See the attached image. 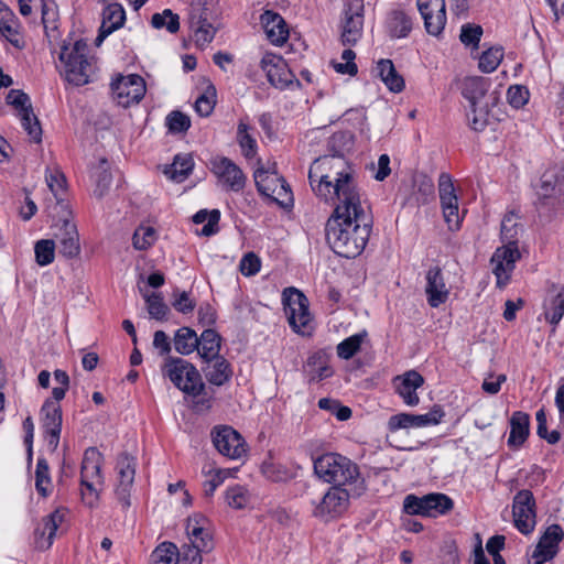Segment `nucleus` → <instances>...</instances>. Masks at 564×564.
<instances>
[{
    "instance_id": "f257e3e1",
    "label": "nucleus",
    "mask_w": 564,
    "mask_h": 564,
    "mask_svg": "<svg viewBox=\"0 0 564 564\" xmlns=\"http://www.w3.org/2000/svg\"><path fill=\"white\" fill-rule=\"evenodd\" d=\"M372 228V218L358 202L337 204L326 223V240L335 253L356 258L365 249Z\"/></svg>"
},
{
    "instance_id": "f03ea898",
    "label": "nucleus",
    "mask_w": 564,
    "mask_h": 564,
    "mask_svg": "<svg viewBox=\"0 0 564 564\" xmlns=\"http://www.w3.org/2000/svg\"><path fill=\"white\" fill-rule=\"evenodd\" d=\"M308 181L314 194L326 203L352 204L360 199L354 170L343 155L326 154L315 159L310 166Z\"/></svg>"
},
{
    "instance_id": "7ed1b4c3",
    "label": "nucleus",
    "mask_w": 564,
    "mask_h": 564,
    "mask_svg": "<svg viewBox=\"0 0 564 564\" xmlns=\"http://www.w3.org/2000/svg\"><path fill=\"white\" fill-rule=\"evenodd\" d=\"M314 471L321 479L333 486L351 487L354 497L361 496L366 490L358 465L340 454L326 453L316 457Z\"/></svg>"
},
{
    "instance_id": "20e7f679",
    "label": "nucleus",
    "mask_w": 564,
    "mask_h": 564,
    "mask_svg": "<svg viewBox=\"0 0 564 564\" xmlns=\"http://www.w3.org/2000/svg\"><path fill=\"white\" fill-rule=\"evenodd\" d=\"M87 53L88 44L85 40H76L73 43L64 41L58 59L61 73L69 84L84 86L90 82L93 64Z\"/></svg>"
},
{
    "instance_id": "39448f33",
    "label": "nucleus",
    "mask_w": 564,
    "mask_h": 564,
    "mask_svg": "<svg viewBox=\"0 0 564 564\" xmlns=\"http://www.w3.org/2000/svg\"><path fill=\"white\" fill-rule=\"evenodd\" d=\"M163 371L177 389L187 394L197 397L204 390L198 370L182 358L169 357Z\"/></svg>"
},
{
    "instance_id": "423d86ee",
    "label": "nucleus",
    "mask_w": 564,
    "mask_h": 564,
    "mask_svg": "<svg viewBox=\"0 0 564 564\" xmlns=\"http://www.w3.org/2000/svg\"><path fill=\"white\" fill-rule=\"evenodd\" d=\"M346 487L332 486L319 499L311 498L313 516L324 521L341 516L348 509L350 497H354L351 487Z\"/></svg>"
},
{
    "instance_id": "0eeeda50",
    "label": "nucleus",
    "mask_w": 564,
    "mask_h": 564,
    "mask_svg": "<svg viewBox=\"0 0 564 564\" xmlns=\"http://www.w3.org/2000/svg\"><path fill=\"white\" fill-rule=\"evenodd\" d=\"M284 312L292 329L299 334H310L312 315L307 297L295 288H288L282 294Z\"/></svg>"
},
{
    "instance_id": "6e6552de",
    "label": "nucleus",
    "mask_w": 564,
    "mask_h": 564,
    "mask_svg": "<svg viewBox=\"0 0 564 564\" xmlns=\"http://www.w3.org/2000/svg\"><path fill=\"white\" fill-rule=\"evenodd\" d=\"M454 508V501L445 494L433 492L423 497L408 495L403 500V511L410 516L436 518Z\"/></svg>"
},
{
    "instance_id": "1a4fd4ad",
    "label": "nucleus",
    "mask_w": 564,
    "mask_h": 564,
    "mask_svg": "<svg viewBox=\"0 0 564 564\" xmlns=\"http://www.w3.org/2000/svg\"><path fill=\"white\" fill-rule=\"evenodd\" d=\"M254 182L258 192L282 208H289L293 204V195L285 180L275 172L258 169L254 172Z\"/></svg>"
},
{
    "instance_id": "9d476101",
    "label": "nucleus",
    "mask_w": 564,
    "mask_h": 564,
    "mask_svg": "<svg viewBox=\"0 0 564 564\" xmlns=\"http://www.w3.org/2000/svg\"><path fill=\"white\" fill-rule=\"evenodd\" d=\"M135 457L128 453H121L116 463L117 484L115 494L123 509L130 507V494L135 476Z\"/></svg>"
},
{
    "instance_id": "9b49d317",
    "label": "nucleus",
    "mask_w": 564,
    "mask_h": 564,
    "mask_svg": "<svg viewBox=\"0 0 564 564\" xmlns=\"http://www.w3.org/2000/svg\"><path fill=\"white\" fill-rule=\"evenodd\" d=\"M115 99L122 107L138 104L147 91L144 79L137 74L119 76L111 83Z\"/></svg>"
},
{
    "instance_id": "f8f14e48",
    "label": "nucleus",
    "mask_w": 564,
    "mask_h": 564,
    "mask_svg": "<svg viewBox=\"0 0 564 564\" xmlns=\"http://www.w3.org/2000/svg\"><path fill=\"white\" fill-rule=\"evenodd\" d=\"M514 527L523 534H529L535 527V499L528 489L516 494L512 503Z\"/></svg>"
},
{
    "instance_id": "ddd939ff",
    "label": "nucleus",
    "mask_w": 564,
    "mask_h": 564,
    "mask_svg": "<svg viewBox=\"0 0 564 564\" xmlns=\"http://www.w3.org/2000/svg\"><path fill=\"white\" fill-rule=\"evenodd\" d=\"M210 164L212 172L227 191L240 192L245 188L247 177L232 160L217 156L210 161Z\"/></svg>"
},
{
    "instance_id": "4468645a",
    "label": "nucleus",
    "mask_w": 564,
    "mask_h": 564,
    "mask_svg": "<svg viewBox=\"0 0 564 564\" xmlns=\"http://www.w3.org/2000/svg\"><path fill=\"white\" fill-rule=\"evenodd\" d=\"M212 440L215 448L229 458L237 459L246 453L243 438L231 426H215L212 431Z\"/></svg>"
},
{
    "instance_id": "2eb2a0df",
    "label": "nucleus",
    "mask_w": 564,
    "mask_h": 564,
    "mask_svg": "<svg viewBox=\"0 0 564 564\" xmlns=\"http://www.w3.org/2000/svg\"><path fill=\"white\" fill-rule=\"evenodd\" d=\"M444 415L445 413L440 405H434L431 411L425 414L398 413L390 416L388 429L390 432H395L401 429L436 425L442 421Z\"/></svg>"
},
{
    "instance_id": "dca6fc26",
    "label": "nucleus",
    "mask_w": 564,
    "mask_h": 564,
    "mask_svg": "<svg viewBox=\"0 0 564 564\" xmlns=\"http://www.w3.org/2000/svg\"><path fill=\"white\" fill-rule=\"evenodd\" d=\"M519 258L518 247L502 246L496 249L490 262L494 265L492 273L497 279V288L503 289L508 284Z\"/></svg>"
},
{
    "instance_id": "f3484780",
    "label": "nucleus",
    "mask_w": 564,
    "mask_h": 564,
    "mask_svg": "<svg viewBox=\"0 0 564 564\" xmlns=\"http://www.w3.org/2000/svg\"><path fill=\"white\" fill-rule=\"evenodd\" d=\"M42 427L47 441V446L54 452L59 443L62 431V409L52 399H47L41 408Z\"/></svg>"
},
{
    "instance_id": "a211bd4d",
    "label": "nucleus",
    "mask_w": 564,
    "mask_h": 564,
    "mask_svg": "<svg viewBox=\"0 0 564 564\" xmlns=\"http://www.w3.org/2000/svg\"><path fill=\"white\" fill-rule=\"evenodd\" d=\"M417 9L424 20L429 34L440 35L446 24V8L444 0H417Z\"/></svg>"
},
{
    "instance_id": "6ab92c4d",
    "label": "nucleus",
    "mask_w": 564,
    "mask_h": 564,
    "mask_svg": "<svg viewBox=\"0 0 564 564\" xmlns=\"http://www.w3.org/2000/svg\"><path fill=\"white\" fill-rule=\"evenodd\" d=\"M364 0H349L345 9L341 39L344 44L354 45L360 39L364 26Z\"/></svg>"
},
{
    "instance_id": "aec40b11",
    "label": "nucleus",
    "mask_w": 564,
    "mask_h": 564,
    "mask_svg": "<svg viewBox=\"0 0 564 564\" xmlns=\"http://www.w3.org/2000/svg\"><path fill=\"white\" fill-rule=\"evenodd\" d=\"M260 66L265 73L268 82L276 88H285L293 80V74L288 67L286 62L279 55L265 53Z\"/></svg>"
},
{
    "instance_id": "412c9836",
    "label": "nucleus",
    "mask_w": 564,
    "mask_h": 564,
    "mask_svg": "<svg viewBox=\"0 0 564 564\" xmlns=\"http://www.w3.org/2000/svg\"><path fill=\"white\" fill-rule=\"evenodd\" d=\"M564 194V167L552 166L541 176L536 195L539 204H546V199L558 198Z\"/></svg>"
},
{
    "instance_id": "4be33fe9",
    "label": "nucleus",
    "mask_w": 564,
    "mask_h": 564,
    "mask_svg": "<svg viewBox=\"0 0 564 564\" xmlns=\"http://www.w3.org/2000/svg\"><path fill=\"white\" fill-rule=\"evenodd\" d=\"M563 538L564 532L560 524L550 525L541 536L532 554V557L535 558V564H543L554 558L558 552V543Z\"/></svg>"
},
{
    "instance_id": "5701e85b",
    "label": "nucleus",
    "mask_w": 564,
    "mask_h": 564,
    "mask_svg": "<svg viewBox=\"0 0 564 564\" xmlns=\"http://www.w3.org/2000/svg\"><path fill=\"white\" fill-rule=\"evenodd\" d=\"M58 253L65 258H76L80 252L79 235L76 225L70 220H63L55 234Z\"/></svg>"
},
{
    "instance_id": "b1692460",
    "label": "nucleus",
    "mask_w": 564,
    "mask_h": 564,
    "mask_svg": "<svg viewBox=\"0 0 564 564\" xmlns=\"http://www.w3.org/2000/svg\"><path fill=\"white\" fill-rule=\"evenodd\" d=\"M397 393L409 406H415L420 402L416 390L424 384V378L415 370H409L393 379Z\"/></svg>"
},
{
    "instance_id": "393cba45",
    "label": "nucleus",
    "mask_w": 564,
    "mask_h": 564,
    "mask_svg": "<svg viewBox=\"0 0 564 564\" xmlns=\"http://www.w3.org/2000/svg\"><path fill=\"white\" fill-rule=\"evenodd\" d=\"M425 293L431 307H438L444 304L449 295L442 270L440 267H432L427 270Z\"/></svg>"
},
{
    "instance_id": "a878e982",
    "label": "nucleus",
    "mask_w": 564,
    "mask_h": 564,
    "mask_svg": "<svg viewBox=\"0 0 564 564\" xmlns=\"http://www.w3.org/2000/svg\"><path fill=\"white\" fill-rule=\"evenodd\" d=\"M543 314L546 322L554 327L564 315V285L552 283L543 302Z\"/></svg>"
},
{
    "instance_id": "bb28decb",
    "label": "nucleus",
    "mask_w": 564,
    "mask_h": 564,
    "mask_svg": "<svg viewBox=\"0 0 564 564\" xmlns=\"http://www.w3.org/2000/svg\"><path fill=\"white\" fill-rule=\"evenodd\" d=\"M65 519V511L61 509L54 510L42 519V527H39L34 534L37 547L47 550L53 544L56 531Z\"/></svg>"
},
{
    "instance_id": "cd10ccee",
    "label": "nucleus",
    "mask_w": 564,
    "mask_h": 564,
    "mask_svg": "<svg viewBox=\"0 0 564 564\" xmlns=\"http://www.w3.org/2000/svg\"><path fill=\"white\" fill-rule=\"evenodd\" d=\"M126 21V13L119 3L109 4L102 13V22L99 29V34L96 37V45L99 46L102 41L112 32L120 29Z\"/></svg>"
},
{
    "instance_id": "c85d7f7f",
    "label": "nucleus",
    "mask_w": 564,
    "mask_h": 564,
    "mask_svg": "<svg viewBox=\"0 0 564 564\" xmlns=\"http://www.w3.org/2000/svg\"><path fill=\"white\" fill-rule=\"evenodd\" d=\"M261 23L268 40L274 45H282L289 37V30L284 19L273 11H265L261 15Z\"/></svg>"
},
{
    "instance_id": "c756f323",
    "label": "nucleus",
    "mask_w": 564,
    "mask_h": 564,
    "mask_svg": "<svg viewBox=\"0 0 564 564\" xmlns=\"http://www.w3.org/2000/svg\"><path fill=\"white\" fill-rule=\"evenodd\" d=\"M205 518L202 514H195L187 520L186 531L191 539V543L204 553L210 552L214 549V541L212 534L203 527Z\"/></svg>"
},
{
    "instance_id": "7c9ffc66",
    "label": "nucleus",
    "mask_w": 564,
    "mask_h": 564,
    "mask_svg": "<svg viewBox=\"0 0 564 564\" xmlns=\"http://www.w3.org/2000/svg\"><path fill=\"white\" fill-rule=\"evenodd\" d=\"M530 434V415L522 411H516L510 417V434L508 446L519 449L528 440Z\"/></svg>"
},
{
    "instance_id": "2f4dec72",
    "label": "nucleus",
    "mask_w": 564,
    "mask_h": 564,
    "mask_svg": "<svg viewBox=\"0 0 564 564\" xmlns=\"http://www.w3.org/2000/svg\"><path fill=\"white\" fill-rule=\"evenodd\" d=\"M304 371L307 375L310 382H318L329 378L334 372L329 366V358L327 354L322 350L314 352L307 358Z\"/></svg>"
},
{
    "instance_id": "473e14b6",
    "label": "nucleus",
    "mask_w": 564,
    "mask_h": 564,
    "mask_svg": "<svg viewBox=\"0 0 564 564\" xmlns=\"http://www.w3.org/2000/svg\"><path fill=\"white\" fill-rule=\"evenodd\" d=\"M102 454L96 447H89L85 451L82 468H80V478L96 479V481L102 486L104 477L101 474L102 466Z\"/></svg>"
},
{
    "instance_id": "72a5a7b5",
    "label": "nucleus",
    "mask_w": 564,
    "mask_h": 564,
    "mask_svg": "<svg viewBox=\"0 0 564 564\" xmlns=\"http://www.w3.org/2000/svg\"><path fill=\"white\" fill-rule=\"evenodd\" d=\"M0 35L18 50H22L25 46V42L19 32L18 20L10 9L1 11Z\"/></svg>"
},
{
    "instance_id": "f704fd0d",
    "label": "nucleus",
    "mask_w": 564,
    "mask_h": 564,
    "mask_svg": "<svg viewBox=\"0 0 564 564\" xmlns=\"http://www.w3.org/2000/svg\"><path fill=\"white\" fill-rule=\"evenodd\" d=\"M377 73L380 79L384 83L387 88L392 93H401L404 89V79L397 72L391 59H380L377 63Z\"/></svg>"
},
{
    "instance_id": "c9c22d12",
    "label": "nucleus",
    "mask_w": 564,
    "mask_h": 564,
    "mask_svg": "<svg viewBox=\"0 0 564 564\" xmlns=\"http://www.w3.org/2000/svg\"><path fill=\"white\" fill-rule=\"evenodd\" d=\"M488 89L489 80L487 78L468 77L464 80L462 95L469 101L470 107H478Z\"/></svg>"
},
{
    "instance_id": "e433bc0d",
    "label": "nucleus",
    "mask_w": 564,
    "mask_h": 564,
    "mask_svg": "<svg viewBox=\"0 0 564 564\" xmlns=\"http://www.w3.org/2000/svg\"><path fill=\"white\" fill-rule=\"evenodd\" d=\"M198 340L199 346L196 350L205 361L210 362L213 358L220 356L221 337L215 329H205L200 337H198Z\"/></svg>"
},
{
    "instance_id": "4c0bfd02",
    "label": "nucleus",
    "mask_w": 564,
    "mask_h": 564,
    "mask_svg": "<svg viewBox=\"0 0 564 564\" xmlns=\"http://www.w3.org/2000/svg\"><path fill=\"white\" fill-rule=\"evenodd\" d=\"M387 30L392 39L406 37L412 30V20L404 11L393 10L387 18Z\"/></svg>"
},
{
    "instance_id": "58836bf2",
    "label": "nucleus",
    "mask_w": 564,
    "mask_h": 564,
    "mask_svg": "<svg viewBox=\"0 0 564 564\" xmlns=\"http://www.w3.org/2000/svg\"><path fill=\"white\" fill-rule=\"evenodd\" d=\"M210 362L205 370L207 380L218 387L228 382L232 376L230 364L223 356L213 358Z\"/></svg>"
},
{
    "instance_id": "ea45409f",
    "label": "nucleus",
    "mask_w": 564,
    "mask_h": 564,
    "mask_svg": "<svg viewBox=\"0 0 564 564\" xmlns=\"http://www.w3.org/2000/svg\"><path fill=\"white\" fill-rule=\"evenodd\" d=\"M199 346L198 337L189 327H181L174 335V348L181 355H189Z\"/></svg>"
},
{
    "instance_id": "a19ab883",
    "label": "nucleus",
    "mask_w": 564,
    "mask_h": 564,
    "mask_svg": "<svg viewBox=\"0 0 564 564\" xmlns=\"http://www.w3.org/2000/svg\"><path fill=\"white\" fill-rule=\"evenodd\" d=\"M194 166L189 155H176L171 165L164 169V174L174 182L181 183L187 178Z\"/></svg>"
},
{
    "instance_id": "79ce46f5",
    "label": "nucleus",
    "mask_w": 564,
    "mask_h": 564,
    "mask_svg": "<svg viewBox=\"0 0 564 564\" xmlns=\"http://www.w3.org/2000/svg\"><path fill=\"white\" fill-rule=\"evenodd\" d=\"M93 177L95 180L96 187L94 189L95 196L101 198L109 189L112 176L109 172V162L107 159L101 158L98 165L94 167Z\"/></svg>"
},
{
    "instance_id": "37998d69",
    "label": "nucleus",
    "mask_w": 564,
    "mask_h": 564,
    "mask_svg": "<svg viewBox=\"0 0 564 564\" xmlns=\"http://www.w3.org/2000/svg\"><path fill=\"white\" fill-rule=\"evenodd\" d=\"M215 14L212 3L204 0H194L189 7L188 24L196 25L198 23H214Z\"/></svg>"
},
{
    "instance_id": "c03bdc74",
    "label": "nucleus",
    "mask_w": 564,
    "mask_h": 564,
    "mask_svg": "<svg viewBox=\"0 0 564 564\" xmlns=\"http://www.w3.org/2000/svg\"><path fill=\"white\" fill-rule=\"evenodd\" d=\"M354 145V135L349 131L335 132L327 142L328 154L343 155L349 152Z\"/></svg>"
},
{
    "instance_id": "a18cd8bd",
    "label": "nucleus",
    "mask_w": 564,
    "mask_h": 564,
    "mask_svg": "<svg viewBox=\"0 0 564 564\" xmlns=\"http://www.w3.org/2000/svg\"><path fill=\"white\" fill-rule=\"evenodd\" d=\"M517 215L513 212L505 215L501 221V240L505 242L503 246L518 247V237L521 231V227L517 223Z\"/></svg>"
},
{
    "instance_id": "49530a36",
    "label": "nucleus",
    "mask_w": 564,
    "mask_h": 564,
    "mask_svg": "<svg viewBox=\"0 0 564 564\" xmlns=\"http://www.w3.org/2000/svg\"><path fill=\"white\" fill-rule=\"evenodd\" d=\"M180 552L172 542H163L151 554V564H177Z\"/></svg>"
},
{
    "instance_id": "de8ad7c7",
    "label": "nucleus",
    "mask_w": 564,
    "mask_h": 564,
    "mask_svg": "<svg viewBox=\"0 0 564 564\" xmlns=\"http://www.w3.org/2000/svg\"><path fill=\"white\" fill-rule=\"evenodd\" d=\"M367 335V332L362 330L340 341L337 345L338 357L345 360L352 358L360 350Z\"/></svg>"
},
{
    "instance_id": "09e8293b",
    "label": "nucleus",
    "mask_w": 564,
    "mask_h": 564,
    "mask_svg": "<svg viewBox=\"0 0 564 564\" xmlns=\"http://www.w3.org/2000/svg\"><path fill=\"white\" fill-rule=\"evenodd\" d=\"M151 25L154 29H165L174 34L180 30V17L170 9L163 10L161 13H154L151 18Z\"/></svg>"
},
{
    "instance_id": "8fccbe9b",
    "label": "nucleus",
    "mask_w": 564,
    "mask_h": 564,
    "mask_svg": "<svg viewBox=\"0 0 564 564\" xmlns=\"http://www.w3.org/2000/svg\"><path fill=\"white\" fill-rule=\"evenodd\" d=\"M35 488L42 497H47L51 492L50 467L45 458L37 459L35 468Z\"/></svg>"
},
{
    "instance_id": "3c124183",
    "label": "nucleus",
    "mask_w": 564,
    "mask_h": 564,
    "mask_svg": "<svg viewBox=\"0 0 564 564\" xmlns=\"http://www.w3.org/2000/svg\"><path fill=\"white\" fill-rule=\"evenodd\" d=\"M145 302L148 304L149 315L156 321L166 319L167 314L170 313L169 306L164 303L163 296L161 293H151L144 295Z\"/></svg>"
},
{
    "instance_id": "603ef678",
    "label": "nucleus",
    "mask_w": 564,
    "mask_h": 564,
    "mask_svg": "<svg viewBox=\"0 0 564 564\" xmlns=\"http://www.w3.org/2000/svg\"><path fill=\"white\" fill-rule=\"evenodd\" d=\"M438 193L442 208L458 203L455 194L452 177L447 173H442L438 178Z\"/></svg>"
},
{
    "instance_id": "864d4df0",
    "label": "nucleus",
    "mask_w": 564,
    "mask_h": 564,
    "mask_svg": "<svg viewBox=\"0 0 564 564\" xmlns=\"http://www.w3.org/2000/svg\"><path fill=\"white\" fill-rule=\"evenodd\" d=\"M219 219L220 212L218 209H213L210 212L202 209L193 216V221L195 224H203L207 221V224L202 229V232L205 236H212L217 232V225Z\"/></svg>"
},
{
    "instance_id": "5fc2aeb1",
    "label": "nucleus",
    "mask_w": 564,
    "mask_h": 564,
    "mask_svg": "<svg viewBox=\"0 0 564 564\" xmlns=\"http://www.w3.org/2000/svg\"><path fill=\"white\" fill-rule=\"evenodd\" d=\"M55 241L52 239H42L35 243L34 253L35 261L39 265H48L54 261Z\"/></svg>"
},
{
    "instance_id": "6e6d98bb",
    "label": "nucleus",
    "mask_w": 564,
    "mask_h": 564,
    "mask_svg": "<svg viewBox=\"0 0 564 564\" xmlns=\"http://www.w3.org/2000/svg\"><path fill=\"white\" fill-rule=\"evenodd\" d=\"M23 129L28 132L31 139L39 143L42 140V128L37 117L33 112V108L18 113Z\"/></svg>"
},
{
    "instance_id": "4d7b16f0",
    "label": "nucleus",
    "mask_w": 564,
    "mask_h": 564,
    "mask_svg": "<svg viewBox=\"0 0 564 564\" xmlns=\"http://www.w3.org/2000/svg\"><path fill=\"white\" fill-rule=\"evenodd\" d=\"M503 58V51L501 47H490L482 52L479 57V68L484 73H492L497 69Z\"/></svg>"
},
{
    "instance_id": "13d9d810",
    "label": "nucleus",
    "mask_w": 564,
    "mask_h": 564,
    "mask_svg": "<svg viewBox=\"0 0 564 564\" xmlns=\"http://www.w3.org/2000/svg\"><path fill=\"white\" fill-rule=\"evenodd\" d=\"M216 89L209 85L204 94L195 101V110L200 117H208L216 105Z\"/></svg>"
},
{
    "instance_id": "bf43d9fd",
    "label": "nucleus",
    "mask_w": 564,
    "mask_h": 564,
    "mask_svg": "<svg viewBox=\"0 0 564 564\" xmlns=\"http://www.w3.org/2000/svg\"><path fill=\"white\" fill-rule=\"evenodd\" d=\"M248 130H249L248 124H246L243 122H240L238 124L237 137H238V142H239V145H240V148L242 150L243 155L247 159H251L257 153V142L249 134Z\"/></svg>"
},
{
    "instance_id": "052dcab7",
    "label": "nucleus",
    "mask_w": 564,
    "mask_h": 564,
    "mask_svg": "<svg viewBox=\"0 0 564 564\" xmlns=\"http://www.w3.org/2000/svg\"><path fill=\"white\" fill-rule=\"evenodd\" d=\"M166 126L172 133H182L189 129L191 119L187 115L174 110L167 115Z\"/></svg>"
},
{
    "instance_id": "680f3d73",
    "label": "nucleus",
    "mask_w": 564,
    "mask_h": 564,
    "mask_svg": "<svg viewBox=\"0 0 564 564\" xmlns=\"http://www.w3.org/2000/svg\"><path fill=\"white\" fill-rule=\"evenodd\" d=\"M155 241V230L152 227H139L132 237L133 247L138 250H147Z\"/></svg>"
},
{
    "instance_id": "e2e57ef3",
    "label": "nucleus",
    "mask_w": 564,
    "mask_h": 564,
    "mask_svg": "<svg viewBox=\"0 0 564 564\" xmlns=\"http://www.w3.org/2000/svg\"><path fill=\"white\" fill-rule=\"evenodd\" d=\"M189 29L193 32L195 42L202 46L210 43L216 33L214 23H198L196 25H189Z\"/></svg>"
},
{
    "instance_id": "0e129e2a",
    "label": "nucleus",
    "mask_w": 564,
    "mask_h": 564,
    "mask_svg": "<svg viewBox=\"0 0 564 564\" xmlns=\"http://www.w3.org/2000/svg\"><path fill=\"white\" fill-rule=\"evenodd\" d=\"M226 501L231 508L242 509L249 501L248 492L241 486L231 487L226 491Z\"/></svg>"
},
{
    "instance_id": "69168bd1",
    "label": "nucleus",
    "mask_w": 564,
    "mask_h": 564,
    "mask_svg": "<svg viewBox=\"0 0 564 564\" xmlns=\"http://www.w3.org/2000/svg\"><path fill=\"white\" fill-rule=\"evenodd\" d=\"M45 181L55 197H57L59 192H63L65 188V175L57 167L54 170H51L50 167L46 169Z\"/></svg>"
},
{
    "instance_id": "338daca9",
    "label": "nucleus",
    "mask_w": 564,
    "mask_h": 564,
    "mask_svg": "<svg viewBox=\"0 0 564 564\" xmlns=\"http://www.w3.org/2000/svg\"><path fill=\"white\" fill-rule=\"evenodd\" d=\"M482 35V28L476 24H464L460 30L459 39L462 43L469 46H478L480 37Z\"/></svg>"
},
{
    "instance_id": "774afa93",
    "label": "nucleus",
    "mask_w": 564,
    "mask_h": 564,
    "mask_svg": "<svg viewBox=\"0 0 564 564\" xmlns=\"http://www.w3.org/2000/svg\"><path fill=\"white\" fill-rule=\"evenodd\" d=\"M509 104L519 109L523 107L529 100V90L524 86L514 85L508 89L507 93Z\"/></svg>"
}]
</instances>
